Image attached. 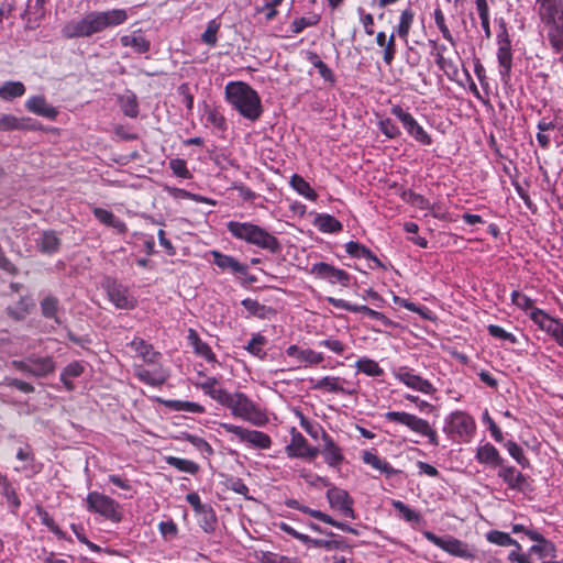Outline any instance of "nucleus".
<instances>
[{"instance_id": "f257e3e1", "label": "nucleus", "mask_w": 563, "mask_h": 563, "mask_svg": "<svg viewBox=\"0 0 563 563\" xmlns=\"http://www.w3.org/2000/svg\"><path fill=\"white\" fill-rule=\"evenodd\" d=\"M126 20L128 13L123 9L92 11L79 20H71L66 23L62 33L66 38L89 37L104 31L107 27L123 24Z\"/></svg>"}, {"instance_id": "f03ea898", "label": "nucleus", "mask_w": 563, "mask_h": 563, "mask_svg": "<svg viewBox=\"0 0 563 563\" xmlns=\"http://www.w3.org/2000/svg\"><path fill=\"white\" fill-rule=\"evenodd\" d=\"M213 399L231 410L234 417L241 418L253 426L263 427L268 422L266 411L242 393H228L213 388Z\"/></svg>"}, {"instance_id": "7ed1b4c3", "label": "nucleus", "mask_w": 563, "mask_h": 563, "mask_svg": "<svg viewBox=\"0 0 563 563\" xmlns=\"http://www.w3.org/2000/svg\"><path fill=\"white\" fill-rule=\"evenodd\" d=\"M511 301L521 310L528 312L538 328L549 334L559 346L563 347V321L551 317L544 310L534 307V301L518 290L511 292Z\"/></svg>"}, {"instance_id": "20e7f679", "label": "nucleus", "mask_w": 563, "mask_h": 563, "mask_svg": "<svg viewBox=\"0 0 563 563\" xmlns=\"http://www.w3.org/2000/svg\"><path fill=\"white\" fill-rule=\"evenodd\" d=\"M227 100L244 118L255 121L262 114V103L258 93L244 82H229L225 87Z\"/></svg>"}, {"instance_id": "39448f33", "label": "nucleus", "mask_w": 563, "mask_h": 563, "mask_svg": "<svg viewBox=\"0 0 563 563\" xmlns=\"http://www.w3.org/2000/svg\"><path fill=\"white\" fill-rule=\"evenodd\" d=\"M227 228L234 238L245 241L249 244H253L271 253H277L280 250V243L277 238L256 224L230 221L227 223Z\"/></svg>"}, {"instance_id": "423d86ee", "label": "nucleus", "mask_w": 563, "mask_h": 563, "mask_svg": "<svg viewBox=\"0 0 563 563\" xmlns=\"http://www.w3.org/2000/svg\"><path fill=\"white\" fill-rule=\"evenodd\" d=\"M538 14L551 46H563V0H537Z\"/></svg>"}, {"instance_id": "0eeeda50", "label": "nucleus", "mask_w": 563, "mask_h": 563, "mask_svg": "<svg viewBox=\"0 0 563 563\" xmlns=\"http://www.w3.org/2000/svg\"><path fill=\"white\" fill-rule=\"evenodd\" d=\"M475 431L476 422L466 411L455 410L444 419L443 432L454 443H468Z\"/></svg>"}, {"instance_id": "6e6552de", "label": "nucleus", "mask_w": 563, "mask_h": 563, "mask_svg": "<svg viewBox=\"0 0 563 563\" xmlns=\"http://www.w3.org/2000/svg\"><path fill=\"white\" fill-rule=\"evenodd\" d=\"M384 417L389 422L402 424L413 433L427 438L429 444L439 445L438 432L428 420L406 411H387Z\"/></svg>"}, {"instance_id": "1a4fd4ad", "label": "nucleus", "mask_w": 563, "mask_h": 563, "mask_svg": "<svg viewBox=\"0 0 563 563\" xmlns=\"http://www.w3.org/2000/svg\"><path fill=\"white\" fill-rule=\"evenodd\" d=\"M86 506L88 511L99 514L113 522H120L122 519L120 505L101 493L90 492L86 498Z\"/></svg>"}, {"instance_id": "9d476101", "label": "nucleus", "mask_w": 563, "mask_h": 563, "mask_svg": "<svg viewBox=\"0 0 563 563\" xmlns=\"http://www.w3.org/2000/svg\"><path fill=\"white\" fill-rule=\"evenodd\" d=\"M390 113L401 122L407 134L417 143L424 146H430L432 144L433 140L431 135L410 112L402 109L399 104H395L390 108Z\"/></svg>"}, {"instance_id": "9b49d317", "label": "nucleus", "mask_w": 563, "mask_h": 563, "mask_svg": "<svg viewBox=\"0 0 563 563\" xmlns=\"http://www.w3.org/2000/svg\"><path fill=\"white\" fill-rule=\"evenodd\" d=\"M423 536L428 541H430L432 544L440 548L441 550L445 551L450 555L465 560L474 558V553L470 549V547L465 542L452 536L439 537L431 531H424Z\"/></svg>"}, {"instance_id": "f8f14e48", "label": "nucleus", "mask_w": 563, "mask_h": 563, "mask_svg": "<svg viewBox=\"0 0 563 563\" xmlns=\"http://www.w3.org/2000/svg\"><path fill=\"white\" fill-rule=\"evenodd\" d=\"M396 379L416 391L433 395L437 389L431 382L416 374L408 366H400L393 372Z\"/></svg>"}, {"instance_id": "ddd939ff", "label": "nucleus", "mask_w": 563, "mask_h": 563, "mask_svg": "<svg viewBox=\"0 0 563 563\" xmlns=\"http://www.w3.org/2000/svg\"><path fill=\"white\" fill-rule=\"evenodd\" d=\"M325 497L330 507L338 510L341 516L355 519L354 500L345 489L331 485L327 490Z\"/></svg>"}, {"instance_id": "4468645a", "label": "nucleus", "mask_w": 563, "mask_h": 563, "mask_svg": "<svg viewBox=\"0 0 563 563\" xmlns=\"http://www.w3.org/2000/svg\"><path fill=\"white\" fill-rule=\"evenodd\" d=\"M309 273L319 279L328 280L332 285L340 284L343 287H347L351 282V275L347 272L325 262L313 264Z\"/></svg>"}, {"instance_id": "2eb2a0df", "label": "nucleus", "mask_w": 563, "mask_h": 563, "mask_svg": "<svg viewBox=\"0 0 563 563\" xmlns=\"http://www.w3.org/2000/svg\"><path fill=\"white\" fill-rule=\"evenodd\" d=\"M497 59L499 64V75L501 80L507 82L510 79L511 66H512V53L511 42L509 40L507 30L504 27L501 32L497 34Z\"/></svg>"}, {"instance_id": "dca6fc26", "label": "nucleus", "mask_w": 563, "mask_h": 563, "mask_svg": "<svg viewBox=\"0 0 563 563\" xmlns=\"http://www.w3.org/2000/svg\"><path fill=\"white\" fill-rule=\"evenodd\" d=\"M312 388L329 393H341L345 395H353L357 391V385L355 383L335 376H325L316 380L312 385Z\"/></svg>"}, {"instance_id": "f3484780", "label": "nucleus", "mask_w": 563, "mask_h": 563, "mask_svg": "<svg viewBox=\"0 0 563 563\" xmlns=\"http://www.w3.org/2000/svg\"><path fill=\"white\" fill-rule=\"evenodd\" d=\"M286 453L289 457L313 459L318 454V449L312 448L300 432L292 429L290 442L286 445Z\"/></svg>"}, {"instance_id": "a211bd4d", "label": "nucleus", "mask_w": 563, "mask_h": 563, "mask_svg": "<svg viewBox=\"0 0 563 563\" xmlns=\"http://www.w3.org/2000/svg\"><path fill=\"white\" fill-rule=\"evenodd\" d=\"M498 477L511 490L525 493L530 489L528 477L521 472L517 471L514 466L501 465L497 473Z\"/></svg>"}, {"instance_id": "6ab92c4d", "label": "nucleus", "mask_w": 563, "mask_h": 563, "mask_svg": "<svg viewBox=\"0 0 563 563\" xmlns=\"http://www.w3.org/2000/svg\"><path fill=\"white\" fill-rule=\"evenodd\" d=\"M109 300L118 309H133L136 306L135 298L130 294L129 289L121 284L112 282L107 286Z\"/></svg>"}, {"instance_id": "aec40b11", "label": "nucleus", "mask_w": 563, "mask_h": 563, "mask_svg": "<svg viewBox=\"0 0 563 563\" xmlns=\"http://www.w3.org/2000/svg\"><path fill=\"white\" fill-rule=\"evenodd\" d=\"M213 264L218 266L221 272L231 275H245L247 266L240 263L235 257L220 252L213 251Z\"/></svg>"}, {"instance_id": "412c9836", "label": "nucleus", "mask_w": 563, "mask_h": 563, "mask_svg": "<svg viewBox=\"0 0 563 563\" xmlns=\"http://www.w3.org/2000/svg\"><path fill=\"white\" fill-rule=\"evenodd\" d=\"M322 455L324 462L331 467H338L344 460L341 448L333 441V439L327 433L322 432Z\"/></svg>"}, {"instance_id": "4be33fe9", "label": "nucleus", "mask_w": 563, "mask_h": 563, "mask_svg": "<svg viewBox=\"0 0 563 563\" xmlns=\"http://www.w3.org/2000/svg\"><path fill=\"white\" fill-rule=\"evenodd\" d=\"M286 354L289 357L295 358L297 362L305 363L307 365H318L324 360L322 353L311 349H301L295 344L287 347Z\"/></svg>"}, {"instance_id": "5701e85b", "label": "nucleus", "mask_w": 563, "mask_h": 563, "mask_svg": "<svg viewBox=\"0 0 563 563\" xmlns=\"http://www.w3.org/2000/svg\"><path fill=\"white\" fill-rule=\"evenodd\" d=\"M25 108L37 115L54 120L58 111L53 106L48 104L43 96H32L25 102Z\"/></svg>"}, {"instance_id": "b1692460", "label": "nucleus", "mask_w": 563, "mask_h": 563, "mask_svg": "<svg viewBox=\"0 0 563 563\" xmlns=\"http://www.w3.org/2000/svg\"><path fill=\"white\" fill-rule=\"evenodd\" d=\"M134 374L141 382L151 386H159L164 384L168 377L167 373L161 366L154 369H147L142 365H137L134 368Z\"/></svg>"}, {"instance_id": "393cba45", "label": "nucleus", "mask_w": 563, "mask_h": 563, "mask_svg": "<svg viewBox=\"0 0 563 563\" xmlns=\"http://www.w3.org/2000/svg\"><path fill=\"white\" fill-rule=\"evenodd\" d=\"M129 346L137 357H141L147 364H156L161 357V354L141 338H134Z\"/></svg>"}, {"instance_id": "a878e982", "label": "nucleus", "mask_w": 563, "mask_h": 563, "mask_svg": "<svg viewBox=\"0 0 563 563\" xmlns=\"http://www.w3.org/2000/svg\"><path fill=\"white\" fill-rule=\"evenodd\" d=\"M476 460L481 464L500 467L504 464V459L500 456L498 450L490 443L479 445L476 450Z\"/></svg>"}, {"instance_id": "bb28decb", "label": "nucleus", "mask_w": 563, "mask_h": 563, "mask_svg": "<svg viewBox=\"0 0 563 563\" xmlns=\"http://www.w3.org/2000/svg\"><path fill=\"white\" fill-rule=\"evenodd\" d=\"M345 252L355 258H366L371 261L373 264H369V268L383 267L382 262L377 258V256L365 245L350 241L345 244Z\"/></svg>"}, {"instance_id": "cd10ccee", "label": "nucleus", "mask_w": 563, "mask_h": 563, "mask_svg": "<svg viewBox=\"0 0 563 563\" xmlns=\"http://www.w3.org/2000/svg\"><path fill=\"white\" fill-rule=\"evenodd\" d=\"M240 441L246 442L251 446L261 450H267L272 446L271 437L258 430H249L244 428Z\"/></svg>"}, {"instance_id": "c85d7f7f", "label": "nucleus", "mask_w": 563, "mask_h": 563, "mask_svg": "<svg viewBox=\"0 0 563 563\" xmlns=\"http://www.w3.org/2000/svg\"><path fill=\"white\" fill-rule=\"evenodd\" d=\"M92 212H93V216L96 217V219L99 222H101L102 224L113 228L120 234H123L126 232V230H128L126 224L122 220L117 218L111 211L103 209V208L96 207V208H93Z\"/></svg>"}, {"instance_id": "c756f323", "label": "nucleus", "mask_w": 563, "mask_h": 563, "mask_svg": "<svg viewBox=\"0 0 563 563\" xmlns=\"http://www.w3.org/2000/svg\"><path fill=\"white\" fill-rule=\"evenodd\" d=\"M122 46L131 47L135 53L143 54L148 52L151 47V43L145 36L141 33V31L133 32L129 35H123L120 38Z\"/></svg>"}, {"instance_id": "7c9ffc66", "label": "nucleus", "mask_w": 563, "mask_h": 563, "mask_svg": "<svg viewBox=\"0 0 563 563\" xmlns=\"http://www.w3.org/2000/svg\"><path fill=\"white\" fill-rule=\"evenodd\" d=\"M55 371V362L51 356L35 357L31 356L30 375L35 377H46Z\"/></svg>"}, {"instance_id": "2f4dec72", "label": "nucleus", "mask_w": 563, "mask_h": 563, "mask_svg": "<svg viewBox=\"0 0 563 563\" xmlns=\"http://www.w3.org/2000/svg\"><path fill=\"white\" fill-rule=\"evenodd\" d=\"M299 511L303 512V514H308L310 515L311 517L324 522V523H328L330 526H333L344 532H349V533H356V530L353 529L352 527H350L349 525L346 523H343V522H340V521H336L334 520L331 516L320 511V510H316V509H311L307 506H303L301 505L300 506V509Z\"/></svg>"}, {"instance_id": "473e14b6", "label": "nucleus", "mask_w": 563, "mask_h": 563, "mask_svg": "<svg viewBox=\"0 0 563 563\" xmlns=\"http://www.w3.org/2000/svg\"><path fill=\"white\" fill-rule=\"evenodd\" d=\"M376 43L378 46L384 47V63L388 66L391 65L396 55L395 33H391L387 38L385 32H378Z\"/></svg>"}, {"instance_id": "72a5a7b5", "label": "nucleus", "mask_w": 563, "mask_h": 563, "mask_svg": "<svg viewBox=\"0 0 563 563\" xmlns=\"http://www.w3.org/2000/svg\"><path fill=\"white\" fill-rule=\"evenodd\" d=\"M289 184L298 195L305 197L306 199L310 201H316L318 199V194L300 175L294 174L290 177Z\"/></svg>"}, {"instance_id": "f704fd0d", "label": "nucleus", "mask_w": 563, "mask_h": 563, "mask_svg": "<svg viewBox=\"0 0 563 563\" xmlns=\"http://www.w3.org/2000/svg\"><path fill=\"white\" fill-rule=\"evenodd\" d=\"M362 460L365 464L371 465L373 468L378 470L387 476L394 475L396 473L394 467L388 462L382 460L373 451H364L362 454Z\"/></svg>"}, {"instance_id": "c9c22d12", "label": "nucleus", "mask_w": 563, "mask_h": 563, "mask_svg": "<svg viewBox=\"0 0 563 563\" xmlns=\"http://www.w3.org/2000/svg\"><path fill=\"white\" fill-rule=\"evenodd\" d=\"M33 129L29 119L18 118L12 114H3L0 118V132Z\"/></svg>"}, {"instance_id": "e433bc0d", "label": "nucleus", "mask_w": 563, "mask_h": 563, "mask_svg": "<svg viewBox=\"0 0 563 563\" xmlns=\"http://www.w3.org/2000/svg\"><path fill=\"white\" fill-rule=\"evenodd\" d=\"M40 306H41V312L44 318L54 319L55 323H57V324L62 323V321L58 317L59 300L56 297H54L52 295L44 297L41 300Z\"/></svg>"}, {"instance_id": "4c0bfd02", "label": "nucleus", "mask_w": 563, "mask_h": 563, "mask_svg": "<svg viewBox=\"0 0 563 563\" xmlns=\"http://www.w3.org/2000/svg\"><path fill=\"white\" fill-rule=\"evenodd\" d=\"M314 225L323 233H336L342 230V223L328 213L318 214L314 220Z\"/></svg>"}, {"instance_id": "58836bf2", "label": "nucleus", "mask_w": 563, "mask_h": 563, "mask_svg": "<svg viewBox=\"0 0 563 563\" xmlns=\"http://www.w3.org/2000/svg\"><path fill=\"white\" fill-rule=\"evenodd\" d=\"M415 12L411 8H407L401 11L399 23L396 27L397 35L405 42L408 43V36L410 29L413 24Z\"/></svg>"}, {"instance_id": "ea45409f", "label": "nucleus", "mask_w": 563, "mask_h": 563, "mask_svg": "<svg viewBox=\"0 0 563 563\" xmlns=\"http://www.w3.org/2000/svg\"><path fill=\"white\" fill-rule=\"evenodd\" d=\"M60 241L54 231H45L37 240V246L42 253L53 254L59 249Z\"/></svg>"}, {"instance_id": "a19ab883", "label": "nucleus", "mask_w": 563, "mask_h": 563, "mask_svg": "<svg viewBox=\"0 0 563 563\" xmlns=\"http://www.w3.org/2000/svg\"><path fill=\"white\" fill-rule=\"evenodd\" d=\"M267 342L268 341H267L266 336H264L261 333H254L252 335V339L249 341L247 345L245 346V350L250 354H252L261 360H264L267 355V353L265 351V346H266Z\"/></svg>"}, {"instance_id": "79ce46f5", "label": "nucleus", "mask_w": 563, "mask_h": 563, "mask_svg": "<svg viewBox=\"0 0 563 563\" xmlns=\"http://www.w3.org/2000/svg\"><path fill=\"white\" fill-rule=\"evenodd\" d=\"M84 373V365L79 362L68 364L60 373V380L68 390L74 389L73 379Z\"/></svg>"}, {"instance_id": "37998d69", "label": "nucleus", "mask_w": 563, "mask_h": 563, "mask_svg": "<svg viewBox=\"0 0 563 563\" xmlns=\"http://www.w3.org/2000/svg\"><path fill=\"white\" fill-rule=\"evenodd\" d=\"M25 93V86L21 81H5L0 87V98L3 100H12Z\"/></svg>"}, {"instance_id": "c03bdc74", "label": "nucleus", "mask_w": 563, "mask_h": 563, "mask_svg": "<svg viewBox=\"0 0 563 563\" xmlns=\"http://www.w3.org/2000/svg\"><path fill=\"white\" fill-rule=\"evenodd\" d=\"M0 494L7 499L12 510H16L20 507V499L8 478L0 474Z\"/></svg>"}, {"instance_id": "a18cd8bd", "label": "nucleus", "mask_w": 563, "mask_h": 563, "mask_svg": "<svg viewBox=\"0 0 563 563\" xmlns=\"http://www.w3.org/2000/svg\"><path fill=\"white\" fill-rule=\"evenodd\" d=\"M355 367L358 372L371 376V377H377L382 376L384 374V369L379 366V364L368 357H362L356 361Z\"/></svg>"}, {"instance_id": "49530a36", "label": "nucleus", "mask_w": 563, "mask_h": 563, "mask_svg": "<svg viewBox=\"0 0 563 563\" xmlns=\"http://www.w3.org/2000/svg\"><path fill=\"white\" fill-rule=\"evenodd\" d=\"M242 306L249 312V316L256 317L260 319L267 318L268 313L271 312V308L251 298L242 300Z\"/></svg>"}, {"instance_id": "de8ad7c7", "label": "nucleus", "mask_w": 563, "mask_h": 563, "mask_svg": "<svg viewBox=\"0 0 563 563\" xmlns=\"http://www.w3.org/2000/svg\"><path fill=\"white\" fill-rule=\"evenodd\" d=\"M379 131L389 140L400 136L401 131L390 118H380L377 122Z\"/></svg>"}, {"instance_id": "09e8293b", "label": "nucleus", "mask_w": 563, "mask_h": 563, "mask_svg": "<svg viewBox=\"0 0 563 563\" xmlns=\"http://www.w3.org/2000/svg\"><path fill=\"white\" fill-rule=\"evenodd\" d=\"M487 540L497 545H501V547L516 545L518 549H520L519 543L506 532H501V531H497V530L490 531L487 534Z\"/></svg>"}, {"instance_id": "8fccbe9b", "label": "nucleus", "mask_w": 563, "mask_h": 563, "mask_svg": "<svg viewBox=\"0 0 563 563\" xmlns=\"http://www.w3.org/2000/svg\"><path fill=\"white\" fill-rule=\"evenodd\" d=\"M506 449L509 453V455L521 466V467H529L530 466V462L529 460L527 459V456L525 455L523 453V450L521 449V446H519L516 442L514 441H508L506 444Z\"/></svg>"}, {"instance_id": "3c124183", "label": "nucleus", "mask_w": 563, "mask_h": 563, "mask_svg": "<svg viewBox=\"0 0 563 563\" xmlns=\"http://www.w3.org/2000/svg\"><path fill=\"white\" fill-rule=\"evenodd\" d=\"M123 113L130 118H136L139 114V104L136 97L132 93L125 95L120 99Z\"/></svg>"}, {"instance_id": "603ef678", "label": "nucleus", "mask_w": 563, "mask_h": 563, "mask_svg": "<svg viewBox=\"0 0 563 563\" xmlns=\"http://www.w3.org/2000/svg\"><path fill=\"white\" fill-rule=\"evenodd\" d=\"M166 462L170 466H173L181 472H186V473H190V474L196 473V471L198 468L197 465L192 461L176 457V456H168L166 459Z\"/></svg>"}, {"instance_id": "864d4df0", "label": "nucleus", "mask_w": 563, "mask_h": 563, "mask_svg": "<svg viewBox=\"0 0 563 563\" xmlns=\"http://www.w3.org/2000/svg\"><path fill=\"white\" fill-rule=\"evenodd\" d=\"M188 340L198 354L205 356L209 361L211 360V352L209 346L201 342L195 330H189Z\"/></svg>"}, {"instance_id": "5fc2aeb1", "label": "nucleus", "mask_w": 563, "mask_h": 563, "mask_svg": "<svg viewBox=\"0 0 563 563\" xmlns=\"http://www.w3.org/2000/svg\"><path fill=\"white\" fill-rule=\"evenodd\" d=\"M29 310L30 303L26 299H20L14 307L7 308L8 314L16 321L23 320L29 313Z\"/></svg>"}, {"instance_id": "6e6d98bb", "label": "nucleus", "mask_w": 563, "mask_h": 563, "mask_svg": "<svg viewBox=\"0 0 563 563\" xmlns=\"http://www.w3.org/2000/svg\"><path fill=\"white\" fill-rule=\"evenodd\" d=\"M393 506L402 516V518L406 521L416 522V521L420 520V515L416 510H413L410 507H408L402 501L394 500L393 501Z\"/></svg>"}, {"instance_id": "4d7b16f0", "label": "nucleus", "mask_w": 563, "mask_h": 563, "mask_svg": "<svg viewBox=\"0 0 563 563\" xmlns=\"http://www.w3.org/2000/svg\"><path fill=\"white\" fill-rule=\"evenodd\" d=\"M434 22L438 29L440 30L442 36L450 42L452 45L454 44V38L445 24V18L441 9H435L433 12Z\"/></svg>"}, {"instance_id": "13d9d810", "label": "nucleus", "mask_w": 563, "mask_h": 563, "mask_svg": "<svg viewBox=\"0 0 563 563\" xmlns=\"http://www.w3.org/2000/svg\"><path fill=\"white\" fill-rule=\"evenodd\" d=\"M309 60L319 70L320 76L328 81H333V73L314 53L310 54Z\"/></svg>"}, {"instance_id": "bf43d9fd", "label": "nucleus", "mask_w": 563, "mask_h": 563, "mask_svg": "<svg viewBox=\"0 0 563 563\" xmlns=\"http://www.w3.org/2000/svg\"><path fill=\"white\" fill-rule=\"evenodd\" d=\"M260 561L262 563H301L297 558H289L273 552L262 553Z\"/></svg>"}, {"instance_id": "052dcab7", "label": "nucleus", "mask_w": 563, "mask_h": 563, "mask_svg": "<svg viewBox=\"0 0 563 563\" xmlns=\"http://www.w3.org/2000/svg\"><path fill=\"white\" fill-rule=\"evenodd\" d=\"M487 331L494 338H497V339H500V340H505V341H509L510 343H514V344L517 343V338L512 333L507 332L500 325L489 324L487 327Z\"/></svg>"}, {"instance_id": "680f3d73", "label": "nucleus", "mask_w": 563, "mask_h": 563, "mask_svg": "<svg viewBox=\"0 0 563 563\" xmlns=\"http://www.w3.org/2000/svg\"><path fill=\"white\" fill-rule=\"evenodd\" d=\"M301 428L312 438L318 439L319 433L324 432L317 423L311 422L302 413L298 412Z\"/></svg>"}, {"instance_id": "e2e57ef3", "label": "nucleus", "mask_w": 563, "mask_h": 563, "mask_svg": "<svg viewBox=\"0 0 563 563\" xmlns=\"http://www.w3.org/2000/svg\"><path fill=\"white\" fill-rule=\"evenodd\" d=\"M318 345L327 347L331 352H333V353H335L338 355L343 354L344 351H345V347H346L343 342H341L340 340H336L334 338H328V339H324L322 341H319Z\"/></svg>"}, {"instance_id": "0e129e2a", "label": "nucleus", "mask_w": 563, "mask_h": 563, "mask_svg": "<svg viewBox=\"0 0 563 563\" xmlns=\"http://www.w3.org/2000/svg\"><path fill=\"white\" fill-rule=\"evenodd\" d=\"M435 63L448 76H455L457 74V67L453 60L446 59L441 53L437 54Z\"/></svg>"}, {"instance_id": "69168bd1", "label": "nucleus", "mask_w": 563, "mask_h": 563, "mask_svg": "<svg viewBox=\"0 0 563 563\" xmlns=\"http://www.w3.org/2000/svg\"><path fill=\"white\" fill-rule=\"evenodd\" d=\"M169 168L178 177H181V178L189 177V170L187 169L186 162L184 159H179V158L170 159Z\"/></svg>"}, {"instance_id": "338daca9", "label": "nucleus", "mask_w": 563, "mask_h": 563, "mask_svg": "<svg viewBox=\"0 0 563 563\" xmlns=\"http://www.w3.org/2000/svg\"><path fill=\"white\" fill-rule=\"evenodd\" d=\"M358 15H360V22L364 26V31L367 35H373V24H374V18L371 13H365L363 8L357 9Z\"/></svg>"}, {"instance_id": "774afa93", "label": "nucleus", "mask_w": 563, "mask_h": 563, "mask_svg": "<svg viewBox=\"0 0 563 563\" xmlns=\"http://www.w3.org/2000/svg\"><path fill=\"white\" fill-rule=\"evenodd\" d=\"M40 516L42 523L46 526L54 534H56L58 538L64 537L63 531L59 529V527L55 523L54 519L46 511L41 512Z\"/></svg>"}]
</instances>
